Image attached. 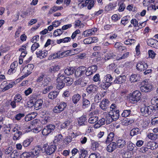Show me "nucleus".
<instances>
[{"instance_id": "obj_33", "label": "nucleus", "mask_w": 158, "mask_h": 158, "mask_svg": "<svg viewBox=\"0 0 158 158\" xmlns=\"http://www.w3.org/2000/svg\"><path fill=\"white\" fill-rule=\"evenodd\" d=\"M98 120V118L97 116H89L88 119L89 122L91 124L94 123Z\"/></svg>"}, {"instance_id": "obj_19", "label": "nucleus", "mask_w": 158, "mask_h": 158, "mask_svg": "<svg viewBox=\"0 0 158 158\" xmlns=\"http://www.w3.org/2000/svg\"><path fill=\"white\" fill-rule=\"evenodd\" d=\"M116 144L115 142H112L109 144L107 148V151L110 152H113L116 148Z\"/></svg>"}, {"instance_id": "obj_52", "label": "nucleus", "mask_w": 158, "mask_h": 158, "mask_svg": "<svg viewBox=\"0 0 158 158\" xmlns=\"http://www.w3.org/2000/svg\"><path fill=\"white\" fill-rule=\"evenodd\" d=\"M20 158H32L29 152H24L20 156Z\"/></svg>"}, {"instance_id": "obj_46", "label": "nucleus", "mask_w": 158, "mask_h": 158, "mask_svg": "<svg viewBox=\"0 0 158 158\" xmlns=\"http://www.w3.org/2000/svg\"><path fill=\"white\" fill-rule=\"evenodd\" d=\"M91 148L94 150H96V149L98 148L99 144V143L94 140L91 141Z\"/></svg>"}, {"instance_id": "obj_58", "label": "nucleus", "mask_w": 158, "mask_h": 158, "mask_svg": "<svg viewBox=\"0 0 158 158\" xmlns=\"http://www.w3.org/2000/svg\"><path fill=\"white\" fill-rule=\"evenodd\" d=\"M135 120L133 118L128 119L127 118L125 120V124L126 125H131L134 123Z\"/></svg>"}, {"instance_id": "obj_63", "label": "nucleus", "mask_w": 158, "mask_h": 158, "mask_svg": "<svg viewBox=\"0 0 158 158\" xmlns=\"http://www.w3.org/2000/svg\"><path fill=\"white\" fill-rule=\"evenodd\" d=\"M10 155L12 158H15L16 157L19 156V153L16 151L14 150L11 152Z\"/></svg>"}, {"instance_id": "obj_49", "label": "nucleus", "mask_w": 158, "mask_h": 158, "mask_svg": "<svg viewBox=\"0 0 158 158\" xmlns=\"http://www.w3.org/2000/svg\"><path fill=\"white\" fill-rule=\"evenodd\" d=\"M130 20V16H127L122 18L121 21V23L122 24L125 25L129 22Z\"/></svg>"}, {"instance_id": "obj_44", "label": "nucleus", "mask_w": 158, "mask_h": 158, "mask_svg": "<svg viewBox=\"0 0 158 158\" xmlns=\"http://www.w3.org/2000/svg\"><path fill=\"white\" fill-rule=\"evenodd\" d=\"M64 81L65 82V84H66L67 86L73 84V82L72 78L68 77H66Z\"/></svg>"}, {"instance_id": "obj_62", "label": "nucleus", "mask_w": 158, "mask_h": 158, "mask_svg": "<svg viewBox=\"0 0 158 158\" xmlns=\"http://www.w3.org/2000/svg\"><path fill=\"white\" fill-rule=\"evenodd\" d=\"M99 154L96 152L92 153L89 155V158H99Z\"/></svg>"}, {"instance_id": "obj_28", "label": "nucleus", "mask_w": 158, "mask_h": 158, "mask_svg": "<svg viewBox=\"0 0 158 158\" xmlns=\"http://www.w3.org/2000/svg\"><path fill=\"white\" fill-rule=\"evenodd\" d=\"M113 83V82H109L104 81L102 82L100 86L102 88L104 89H108Z\"/></svg>"}, {"instance_id": "obj_10", "label": "nucleus", "mask_w": 158, "mask_h": 158, "mask_svg": "<svg viewBox=\"0 0 158 158\" xmlns=\"http://www.w3.org/2000/svg\"><path fill=\"white\" fill-rule=\"evenodd\" d=\"M109 101L107 99H103L100 104L101 108L104 111H106L108 107Z\"/></svg>"}, {"instance_id": "obj_14", "label": "nucleus", "mask_w": 158, "mask_h": 158, "mask_svg": "<svg viewBox=\"0 0 158 158\" xmlns=\"http://www.w3.org/2000/svg\"><path fill=\"white\" fill-rule=\"evenodd\" d=\"M87 92L89 94L95 93L98 90V87L94 85H91L88 86L86 89Z\"/></svg>"}, {"instance_id": "obj_21", "label": "nucleus", "mask_w": 158, "mask_h": 158, "mask_svg": "<svg viewBox=\"0 0 158 158\" xmlns=\"http://www.w3.org/2000/svg\"><path fill=\"white\" fill-rule=\"evenodd\" d=\"M114 135L115 134L113 132H111L108 133L107 138L105 141V143L107 144L112 142L114 139Z\"/></svg>"}, {"instance_id": "obj_54", "label": "nucleus", "mask_w": 158, "mask_h": 158, "mask_svg": "<svg viewBox=\"0 0 158 158\" xmlns=\"http://www.w3.org/2000/svg\"><path fill=\"white\" fill-rule=\"evenodd\" d=\"M66 77L64 75V74L61 73H59L57 75V77L56 80L64 81Z\"/></svg>"}, {"instance_id": "obj_15", "label": "nucleus", "mask_w": 158, "mask_h": 158, "mask_svg": "<svg viewBox=\"0 0 158 158\" xmlns=\"http://www.w3.org/2000/svg\"><path fill=\"white\" fill-rule=\"evenodd\" d=\"M126 78V77L124 76H120L117 77L113 83L114 84H122L125 81Z\"/></svg>"}, {"instance_id": "obj_55", "label": "nucleus", "mask_w": 158, "mask_h": 158, "mask_svg": "<svg viewBox=\"0 0 158 158\" xmlns=\"http://www.w3.org/2000/svg\"><path fill=\"white\" fill-rule=\"evenodd\" d=\"M22 134V132L21 131H18L15 133L13 136V139L15 140H18Z\"/></svg>"}, {"instance_id": "obj_40", "label": "nucleus", "mask_w": 158, "mask_h": 158, "mask_svg": "<svg viewBox=\"0 0 158 158\" xmlns=\"http://www.w3.org/2000/svg\"><path fill=\"white\" fill-rule=\"evenodd\" d=\"M58 94L59 93L56 91L51 92L48 94V98L51 99H54L56 98Z\"/></svg>"}, {"instance_id": "obj_7", "label": "nucleus", "mask_w": 158, "mask_h": 158, "mask_svg": "<svg viewBox=\"0 0 158 158\" xmlns=\"http://www.w3.org/2000/svg\"><path fill=\"white\" fill-rule=\"evenodd\" d=\"M98 69V66L96 65H92L86 69L85 74L87 76H89L95 73Z\"/></svg>"}, {"instance_id": "obj_59", "label": "nucleus", "mask_w": 158, "mask_h": 158, "mask_svg": "<svg viewBox=\"0 0 158 158\" xmlns=\"http://www.w3.org/2000/svg\"><path fill=\"white\" fill-rule=\"evenodd\" d=\"M114 54L111 52H108L107 54L105 59L106 60H107L114 57Z\"/></svg>"}, {"instance_id": "obj_42", "label": "nucleus", "mask_w": 158, "mask_h": 158, "mask_svg": "<svg viewBox=\"0 0 158 158\" xmlns=\"http://www.w3.org/2000/svg\"><path fill=\"white\" fill-rule=\"evenodd\" d=\"M158 134L154 133H149L147 136L150 139L153 140H155L157 138Z\"/></svg>"}, {"instance_id": "obj_2", "label": "nucleus", "mask_w": 158, "mask_h": 158, "mask_svg": "<svg viewBox=\"0 0 158 158\" xmlns=\"http://www.w3.org/2000/svg\"><path fill=\"white\" fill-rule=\"evenodd\" d=\"M154 109V106H146L144 104L143 106L141 107L140 110L143 115L147 116L148 115L151 114Z\"/></svg>"}, {"instance_id": "obj_1", "label": "nucleus", "mask_w": 158, "mask_h": 158, "mask_svg": "<svg viewBox=\"0 0 158 158\" xmlns=\"http://www.w3.org/2000/svg\"><path fill=\"white\" fill-rule=\"evenodd\" d=\"M46 144L43 146V148H45V151L47 154L48 155H50L53 153L57 149L56 144H55L52 142H51L47 148Z\"/></svg>"}, {"instance_id": "obj_31", "label": "nucleus", "mask_w": 158, "mask_h": 158, "mask_svg": "<svg viewBox=\"0 0 158 158\" xmlns=\"http://www.w3.org/2000/svg\"><path fill=\"white\" fill-rule=\"evenodd\" d=\"M81 96L79 94H74L72 97V101L74 104H76L80 99Z\"/></svg>"}, {"instance_id": "obj_60", "label": "nucleus", "mask_w": 158, "mask_h": 158, "mask_svg": "<svg viewBox=\"0 0 158 158\" xmlns=\"http://www.w3.org/2000/svg\"><path fill=\"white\" fill-rule=\"evenodd\" d=\"M34 43V44L32 45L31 47V50L33 52L35 51L40 46L39 44L36 42Z\"/></svg>"}, {"instance_id": "obj_57", "label": "nucleus", "mask_w": 158, "mask_h": 158, "mask_svg": "<svg viewBox=\"0 0 158 158\" xmlns=\"http://www.w3.org/2000/svg\"><path fill=\"white\" fill-rule=\"evenodd\" d=\"M118 5H119V7L118 10L119 11H123L125 9L126 6L124 3L123 2H119Z\"/></svg>"}, {"instance_id": "obj_39", "label": "nucleus", "mask_w": 158, "mask_h": 158, "mask_svg": "<svg viewBox=\"0 0 158 158\" xmlns=\"http://www.w3.org/2000/svg\"><path fill=\"white\" fill-rule=\"evenodd\" d=\"M131 23L134 27H135V29H133V31H137L139 29V27H138V23L137 20L135 19H132L131 21Z\"/></svg>"}, {"instance_id": "obj_8", "label": "nucleus", "mask_w": 158, "mask_h": 158, "mask_svg": "<svg viewBox=\"0 0 158 158\" xmlns=\"http://www.w3.org/2000/svg\"><path fill=\"white\" fill-rule=\"evenodd\" d=\"M147 63L143 61H139L136 64V69L139 71H144L148 68Z\"/></svg>"}, {"instance_id": "obj_6", "label": "nucleus", "mask_w": 158, "mask_h": 158, "mask_svg": "<svg viewBox=\"0 0 158 158\" xmlns=\"http://www.w3.org/2000/svg\"><path fill=\"white\" fill-rule=\"evenodd\" d=\"M86 70V68L84 66H81L75 71L74 74L76 77H79L83 75Z\"/></svg>"}, {"instance_id": "obj_51", "label": "nucleus", "mask_w": 158, "mask_h": 158, "mask_svg": "<svg viewBox=\"0 0 158 158\" xmlns=\"http://www.w3.org/2000/svg\"><path fill=\"white\" fill-rule=\"evenodd\" d=\"M60 110L62 111H63L67 106L66 103L64 102H61L59 105H57Z\"/></svg>"}, {"instance_id": "obj_12", "label": "nucleus", "mask_w": 158, "mask_h": 158, "mask_svg": "<svg viewBox=\"0 0 158 158\" xmlns=\"http://www.w3.org/2000/svg\"><path fill=\"white\" fill-rule=\"evenodd\" d=\"M78 123L79 126H83L87 125L86 117L85 115H83L77 119Z\"/></svg>"}, {"instance_id": "obj_27", "label": "nucleus", "mask_w": 158, "mask_h": 158, "mask_svg": "<svg viewBox=\"0 0 158 158\" xmlns=\"http://www.w3.org/2000/svg\"><path fill=\"white\" fill-rule=\"evenodd\" d=\"M140 75L139 74L132 75L130 77V80L131 82H136L140 79Z\"/></svg>"}, {"instance_id": "obj_22", "label": "nucleus", "mask_w": 158, "mask_h": 158, "mask_svg": "<svg viewBox=\"0 0 158 158\" xmlns=\"http://www.w3.org/2000/svg\"><path fill=\"white\" fill-rule=\"evenodd\" d=\"M106 120L105 118H102L97 121V123L94 124V127L95 128H98L102 126L105 124Z\"/></svg>"}, {"instance_id": "obj_43", "label": "nucleus", "mask_w": 158, "mask_h": 158, "mask_svg": "<svg viewBox=\"0 0 158 158\" xmlns=\"http://www.w3.org/2000/svg\"><path fill=\"white\" fill-rule=\"evenodd\" d=\"M72 120L69 119L65 121L61 125V128L62 129L66 128L68 126H70Z\"/></svg>"}, {"instance_id": "obj_13", "label": "nucleus", "mask_w": 158, "mask_h": 158, "mask_svg": "<svg viewBox=\"0 0 158 158\" xmlns=\"http://www.w3.org/2000/svg\"><path fill=\"white\" fill-rule=\"evenodd\" d=\"M18 65V63L16 62H14L12 63L10 67V69L8 71V73L9 75H11L16 71L17 67Z\"/></svg>"}, {"instance_id": "obj_34", "label": "nucleus", "mask_w": 158, "mask_h": 158, "mask_svg": "<svg viewBox=\"0 0 158 158\" xmlns=\"http://www.w3.org/2000/svg\"><path fill=\"white\" fill-rule=\"evenodd\" d=\"M140 129L138 127L133 128L130 131V135L131 136L138 135Z\"/></svg>"}, {"instance_id": "obj_64", "label": "nucleus", "mask_w": 158, "mask_h": 158, "mask_svg": "<svg viewBox=\"0 0 158 158\" xmlns=\"http://www.w3.org/2000/svg\"><path fill=\"white\" fill-rule=\"evenodd\" d=\"M151 123L153 125H156L158 124V117H156L152 118L151 120Z\"/></svg>"}, {"instance_id": "obj_32", "label": "nucleus", "mask_w": 158, "mask_h": 158, "mask_svg": "<svg viewBox=\"0 0 158 158\" xmlns=\"http://www.w3.org/2000/svg\"><path fill=\"white\" fill-rule=\"evenodd\" d=\"M60 69V66L58 65H55L51 67L48 70L49 72L54 73L57 72Z\"/></svg>"}, {"instance_id": "obj_50", "label": "nucleus", "mask_w": 158, "mask_h": 158, "mask_svg": "<svg viewBox=\"0 0 158 158\" xmlns=\"http://www.w3.org/2000/svg\"><path fill=\"white\" fill-rule=\"evenodd\" d=\"M64 32V31L61 29H57L54 31L53 35L55 36H59L62 33Z\"/></svg>"}, {"instance_id": "obj_38", "label": "nucleus", "mask_w": 158, "mask_h": 158, "mask_svg": "<svg viewBox=\"0 0 158 158\" xmlns=\"http://www.w3.org/2000/svg\"><path fill=\"white\" fill-rule=\"evenodd\" d=\"M65 86L64 81L56 80V88L59 90L62 89Z\"/></svg>"}, {"instance_id": "obj_23", "label": "nucleus", "mask_w": 158, "mask_h": 158, "mask_svg": "<svg viewBox=\"0 0 158 158\" xmlns=\"http://www.w3.org/2000/svg\"><path fill=\"white\" fill-rule=\"evenodd\" d=\"M110 114H111V116L114 121L118 119L119 116V110H114L113 111L109 112Z\"/></svg>"}, {"instance_id": "obj_30", "label": "nucleus", "mask_w": 158, "mask_h": 158, "mask_svg": "<svg viewBox=\"0 0 158 158\" xmlns=\"http://www.w3.org/2000/svg\"><path fill=\"white\" fill-rule=\"evenodd\" d=\"M33 140V138L32 137H30L28 139H27L24 140L23 142V145L25 147H27L29 146L31 142Z\"/></svg>"}, {"instance_id": "obj_29", "label": "nucleus", "mask_w": 158, "mask_h": 158, "mask_svg": "<svg viewBox=\"0 0 158 158\" xmlns=\"http://www.w3.org/2000/svg\"><path fill=\"white\" fill-rule=\"evenodd\" d=\"M106 114L105 117V120L106 124H109L114 121L113 119V117L111 116V114L109 112L108 114L105 113Z\"/></svg>"}, {"instance_id": "obj_26", "label": "nucleus", "mask_w": 158, "mask_h": 158, "mask_svg": "<svg viewBox=\"0 0 158 158\" xmlns=\"http://www.w3.org/2000/svg\"><path fill=\"white\" fill-rule=\"evenodd\" d=\"M117 6V4L114 3H110L105 7V10L107 11H110L114 10Z\"/></svg>"}, {"instance_id": "obj_20", "label": "nucleus", "mask_w": 158, "mask_h": 158, "mask_svg": "<svg viewBox=\"0 0 158 158\" xmlns=\"http://www.w3.org/2000/svg\"><path fill=\"white\" fill-rule=\"evenodd\" d=\"M147 146L149 149L154 150L158 147V145L155 142L150 141L147 143Z\"/></svg>"}, {"instance_id": "obj_3", "label": "nucleus", "mask_w": 158, "mask_h": 158, "mask_svg": "<svg viewBox=\"0 0 158 158\" xmlns=\"http://www.w3.org/2000/svg\"><path fill=\"white\" fill-rule=\"evenodd\" d=\"M55 129V125L50 124L45 127L42 131V135L44 136H47L52 132Z\"/></svg>"}, {"instance_id": "obj_24", "label": "nucleus", "mask_w": 158, "mask_h": 158, "mask_svg": "<svg viewBox=\"0 0 158 158\" xmlns=\"http://www.w3.org/2000/svg\"><path fill=\"white\" fill-rule=\"evenodd\" d=\"M43 102V101L42 99L37 100L34 104V109L36 110H38L41 108Z\"/></svg>"}, {"instance_id": "obj_47", "label": "nucleus", "mask_w": 158, "mask_h": 158, "mask_svg": "<svg viewBox=\"0 0 158 158\" xmlns=\"http://www.w3.org/2000/svg\"><path fill=\"white\" fill-rule=\"evenodd\" d=\"M105 93V92H104L103 94L102 93V94L97 93L94 97L95 102H98L101 99L102 97L104 96V94Z\"/></svg>"}, {"instance_id": "obj_16", "label": "nucleus", "mask_w": 158, "mask_h": 158, "mask_svg": "<svg viewBox=\"0 0 158 158\" xmlns=\"http://www.w3.org/2000/svg\"><path fill=\"white\" fill-rule=\"evenodd\" d=\"M37 57L43 59L46 56L48 51L46 50L37 51L36 53Z\"/></svg>"}, {"instance_id": "obj_17", "label": "nucleus", "mask_w": 158, "mask_h": 158, "mask_svg": "<svg viewBox=\"0 0 158 158\" xmlns=\"http://www.w3.org/2000/svg\"><path fill=\"white\" fill-rule=\"evenodd\" d=\"M152 88V86L150 85L146 84L142 86L140 88V89L142 92H150Z\"/></svg>"}, {"instance_id": "obj_37", "label": "nucleus", "mask_w": 158, "mask_h": 158, "mask_svg": "<svg viewBox=\"0 0 158 158\" xmlns=\"http://www.w3.org/2000/svg\"><path fill=\"white\" fill-rule=\"evenodd\" d=\"M80 158H85L87 155V151L84 148L81 149L79 152Z\"/></svg>"}, {"instance_id": "obj_45", "label": "nucleus", "mask_w": 158, "mask_h": 158, "mask_svg": "<svg viewBox=\"0 0 158 158\" xmlns=\"http://www.w3.org/2000/svg\"><path fill=\"white\" fill-rule=\"evenodd\" d=\"M90 101L86 99H83L82 100V107L83 108H85L89 106L90 105Z\"/></svg>"}, {"instance_id": "obj_41", "label": "nucleus", "mask_w": 158, "mask_h": 158, "mask_svg": "<svg viewBox=\"0 0 158 158\" xmlns=\"http://www.w3.org/2000/svg\"><path fill=\"white\" fill-rule=\"evenodd\" d=\"M71 39L70 37H66L63 39L57 40H56V43L58 44H60L61 43H66L70 41Z\"/></svg>"}, {"instance_id": "obj_25", "label": "nucleus", "mask_w": 158, "mask_h": 158, "mask_svg": "<svg viewBox=\"0 0 158 158\" xmlns=\"http://www.w3.org/2000/svg\"><path fill=\"white\" fill-rule=\"evenodd\" d=\"M63 138V136L61 134H58L55 137V139L52 142L55 144H56V145H58L60 142L62 141Z\"/></svg>"}, {"instance_id": "obj_5", "label": "nucleus", "mask_w": 158, "mask_h": 158, "mask_svg": "<svg viewBox=\"0 0 158 158\" xmlns=\"http://www.w3.org/2000/svg\"><path fill=\"white\" fill-rule=\"evenodd\" d=\"M42 149L39 145L36 146L32 149L31 152H29L31 157H37L41 153Z\"/></svg>"}, {"instance_id": "obj_53", "label": "nucleus", "mask_w": 158, "mask_h": 158, "mask_svg": "<svg viewBox=\"0 0 158 158\" xmlns=\"http://www.w3.org/2000/svg\"><path fill=\"white\" fill-rule=\"evenodd\" d=\"M113 77L110 74H107L104 77V81H106L109 82L112 81Z\"/></svg>"}, {"instance_id": "obj_56", "label": "nucleus", "mask_w": 158, "mask_h": 158, "mask_svg": "<svg viewBox=\"0 0 158 158\" xmlns=\"http://www.w3.org/2000/svg\"><path fill=\"white\" fill-rule=\"evenodd\" d=\"M129 52H127L125 53H124L122 56L120 57H118L117 60H120L122 59H124L127 58L129 56Z\"/></svg>"}, {"instance_id": "obj_61", "label": "nucleus", "mask_w": 158, "mask_h": 158, "mask_svg": "<svg viewBox=\"0 0 158 158\" xmlns=\"http://www.w3.org/2000/svg\"><path fill=\"white\" fill-rule=\"evenodd\" d=\"M156 40L153 39H150L147 40V44L149 46L152 47L154 44L155 43Z\"/></svg>"}, {"instance_id": "obj_11", "label": "nucleus", "mask_w": 158, "mask_h": 158, "mask_svg": "<svg viewBox=\"0 0 158 158\" xmlns=\"http://www.w3.org/2000/svg\"><path fill=\"white\" fill-rule=\"evenodd\" d=\"M85 1V3L83 1H81L82 5L83 6H87L89 10H90L94 6V3L93 0H84Z\"/></svg>"}, {"instance_id": "obj_48", "label": "nucleus", "mask_w": 158, "mask_h": 158, "mask_svg": "<svg viewBox=\"0 0 158 158\" xmlns=\"http://www.w3.org/2000/svg\"><path fill=\"white\" fill-rule=\"evenodd\" d=\"M131 110H124L121 114V115L123 117H127L131 114Z\"/></svg>"}, {"instance_id": "obj_9", "label": "nucleus", "mask_w": 158, "mask_h": 158, "mask_svg": "<svg viewBox=\"0 0 158 158\" xmlns=\"http://www.w3.org/2000/svg\"><path fill=\"white\" fill-rule=\"evenodd\" d=\"M34 68V65L32 64H28L27 66L24 67L23 71L26 76H28L31 73Z\"/></svg>"}, {"instance_id": "obj_36", "label": "nucleus", "mask_w": 158, "mask_h": 158, "mask_svg": "<svg viewBox=\"0 0 158 158\" xmlns=\"http://www.w3.org/2000/svg\"><path fill=\"white\" fill-rule=\"evenodd\" d=\"M63 8V7L62 6H54L50 9L49 12V14H51L53 12H56L59 10H61Z\"/></svg>"}, {"instance_id": "obj_35", "label": "nucleus", "mask_w": 158, "mask_h": 158, "mask_svg": "<svg viewBox=\"0 0 158 158\" xmlns=\"http://www.w3.org/2000/svg\"><path fill=\"white\" fill-rule=\"evenodd\" d=\"M75 70L73 68L69 67L65 69L64 73L67 76H69L73 73Z\"/></svg>"}, {"instance_id": "obj_18", "label": "nucleus", "mask_w": 158, "mask_h": 158, "mask_svg": "<svg viewBox=\"0 0 158 158\" xmlns=\"http://www.w3.org/2000/svg\"><path fill=\"white\" fill-rule=\"evenodd\" d=\"M126 142L125 140L122 138H118L116 141V146L119 148H123L126 145Z\"/></svg>"}, {"instance_id": "obj_4", "label": "nucleus", "mask_w": 158, "mask_h": 158, "mask_svg": "<svg viewBox=\"0 0 158 158\" xmlns=\"http://www.w3.org/2000/svg\"><path fill=\"white\" fill-rule=\"evenodd\" d=\"M141 94L139 91L135 90L130 95L129 99L133 102H137L141 99Z\"/></svg>"}]
</instances>
